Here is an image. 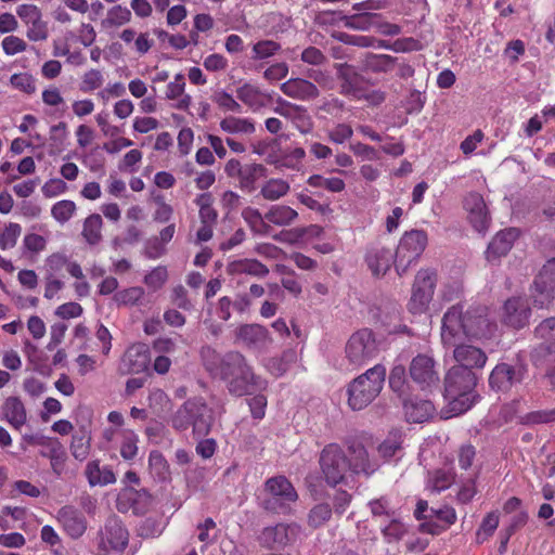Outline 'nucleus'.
I'll return each instance as SVG.
<instances>
[{
    "label": "nucleus",
    "mask_w": 555,
    "mask_h": 555,
    "mask_svg": "<svg viewBox=\"0 0 555 555\" xmlns=\"http://www.w3.org/2000/svg\"><path fill=\"white\" fill-rule=\"evenodd\" d=\"M16 13L27 26L26 36L30 41H44L48 38V24L43 21L42 13L37 5L21 4Z\"/></svg>",
    "instance_id": "17"
},
{
    "label": "nucleus",
    "mask_w": 555,
    "mask_h": 555,
    "mask_svg": "<svg viewBox=\"0 0 555 555\" xmlns=\"http://www.w3.org/2000/svg\"><path fill=\"white\" fill-rule=\"evenodd\" d=\"M278 104L274 112L289 119L301 133H309L312 130L313 122L306 108L281 99Z\"/></svg>",
    "instance_id": "22"
},
{
    "label": "nucleus",
    "mask_w": 555,
    "mask_h": 555,
    "mask_svg": "<svg viewBox=\"0 0 555 555\" xmlns=\"http://www.w3.org/2000/svg\"><path fill=\"white\" fill-rule=\"evenodd\" d=\"M77 206L70 199H62L51 207V216L60 224L68 222L76 214Z\"/></svg>",
    "instance_id": "46"
},
{
    "label": "nucleus",
    "mask_w": 555,
    "mask_h": 555,
    "mask_svg": "<svg viewBox=\"0 0 555 555\" xmlns=\"http://www.w3.org/2000/svg\"><path fill=\"white\" fill-rule=\"evenodd\" d=\"M554 421L555 408L552 410L530 412L522 417V422L527 425L546 424Z\"/></svg>",
    "instance_id": "62"
},
{
    "label": "nucleus",
    "mask_w": 555,
    "mask_h": 555,
    "mask_svg": "<svg viewBox=\"0 0 555 555\" xmlns=\"http://www.w3.org/2000/svg\"><path fill=\"white\" fill-rule=\"evenodd\" d=\"M348 450L351 456L349 460V468L353 474L371 476L378 469V461L372 459L367 450L361 443H353Z\"/></svg>",
    "instance_id": "25"
},
{
    "label": "nucleus",
    "mask_w": 555,
    "mask_h": 555,
    "mask_svg": "<svg viewBox=\"0 0 555 555\" xmlns=\"http://www.w3.org/2000/svg\"><path fill=\"white\" fill-rule=\"evenodd\" d=\"M68 186L66 182L60 178H53L48 180L41 188L42 194L48 197H55L67 191Z\"/></svg>",
    "instance_id": "64"
},
{
    "label": "nucleus",
    "mask_w": 555,
    "mask_h": 555,
    "mask_svg": "<svg viewBox=\"0 0 555 555\" xmlns=\"http://www.w3.org/2000/svg\"><path fill=\"white\" fill-rule=\"evenodd\" d=\"M3 415L7 422L14 427L20 429L26 424L27 413L24 403L17 397H9L5 399L3 406Z\"/></svg>",
    "instance_id": "30"
},
{
    "label": "nucleus",
    "mask_w": 555,
    "mask_h": 555,
    "mask_svg": "<svg viewBox=\"0 0 555 555\" xmlns=\"http://www.w3.org/2000/svg\"><path fill=\"white\" fill-rule=\"evenodd\" d=\"M295 352L292 350L285 351L281 358H272L268 362V367L275 376L283 375L288 367V363L294 361Z\"/></svg>",
    "instance_id": "58"
},
{
    "label": "nucleus",
    "mask_w": 555,
    "mask_h": 555,
    "mask_svg": "<svg viewBox=\"0 0 555 555\" xmlns=\"http://www.w3.org/2000/svg\"><path fill=\"white\" fill-rule=\"evenodd\" d=\"M380 344L372 330L362 328L353 333L345 347L346 359L354 367L365 365L377 357Z\"/></svg>",
    "instance_id": "6"
},
{
    "label": "nucleus",
    "mask_w": 555,
    "mask_h": 555,
    "mask_svg": "<svg viewBox=\"0 0 555 555\" xmlns=\"http://www.w3.org/2000/svg\"><path fill=\"white\" fill-rule=\"evenodd\" d=\"M281 50V44L274 40H260L253 46L251 59L255 61L273 56Z\"/></svg>",
    "instance_id": "49"
},
{
    "label": "nucleus",
    "mask_w": 555,
    "mask_h": 555,
    "mask_svg": "<svg viewBox=\"0 0 555 555\" xmlns=\"http://www.w3.org/2000/svg\"><path fill=\"white\" fill-rule=\"evenodd\" d=\"M518 236L519 231L516 228H508L498 232L488 245L486 251L487 259L494 261L507 255Z\"/></svg>",
    "instance_id": "26"
},
{
    "label": "nucleus",
    "mask_w": 555,
    "mask_h": 555,
    "mask_svg": "<svg viewBox=\"0 0 555 555\" xmlns=\"http://www.w3.org/2000/svg\"><path fill=\"white\" fill-rule=\"evenodd\" d=\"M138 436L132 430H125L120 446V455L124 460H133L138 454Z\"/></svg>",
    "instance_id": "53"
},
{
    "label": "nucleus",
    "mask_w": 555,
    "mask_h": 555,
    "mask_svg": "<svg viewBox=\"0 0 555 555\" xmlns=\"http://www.w3.org/2000/svg\"><path fill=\"white\" fill-rule=\"evenodd\" d=\"M144 296V289L140 286H132L114 294L113 300L117 306H134Z\"/></svg>",
    "instance_id": "47"
},
{
    "label": "nucleus",
    "mask_w": 555,
    "mask_h": 555,
    "mask_svg": "<svg viewBox=\"0 0 555 555\" xmlns=\"http://www.w3.org/2000/svg\"><path fill=\"white\" fill-rule=\"evenodd\" d=\"M345 26L358 30H367L375 27L378 15L374 13L363 12L350 16H344Z\"/></svg>",
    "instance_id": "45"
},
{
    "label": "nucleus",
    "mask_w": 555,
    "mask_h": 555,
    "mask_svg": "<svg viewBox=\"0 0 555 555\" xmlns=\"http://www.w3.org/2000/svg\"><path fill=\"white\" fill-rule=\"evenodd\" d=\"M555 293V258L546 261L534 280L532 292L533 306L546 309L554 299Z\"/></svg>",
    "instance_id": "12"
},
{
    "label": "nucleus",
    "mask_w": 555,
    "mask_h": 555,
    "mask_svg": "<svg viewBox=\"0 0 555 555\" xmlns=\"http://www.w3.org/2000/svg\"><path fill=\"white\" fill-rule=\"evenodd\" d=\"M464 208L468 214L469 222L478 232L488 229L490 216L483 197L479 193L472 192L467 194L464 198Z\"/></svg>",
    "instance_id": "20"
},
{
    "label": "nucleus",
    "mask_w": 555,
    "mask_h": 555,
    "mask_svg": "<svg viewBox=\"0 0 555 555\" xmlns=\"http://www.w3.org/2000/svg\"><path fill=\"white\" fill-rule=\"evenodd\" d=\"M201 354L206 369L220 376L230 393L241 397L260 386V377L241 352L230 351L220 358L212 348L204 347Z\"/></svg>",
    "instance_id": "2"
},
{
    "label": "nucleus",
    "mask_w": 555,
    "mask_h": 555,
    "mask_svg": "<svg viewBox=\"0 0 555 555\" xmlns=\"http://www.w3.org/2000/svg\"><path fill=\"white\" fill-rule=\"evenodd\" d=\"M243 219L248 223L250 229L257 234H268L270 225L266 222L264 215L253 207H246L242 211Z\"/></svg>",
    "instance_id": "44"
},
{
    "label": "nucleus",
    "mask_w": 555,
    "mask_h": 555,
    "mask_svg": "<svg viewBox=\"0 0 555 555\" xmlns=\"http://www.w3.org/2000/svg\"><path fill=\"white\" fill-rule=\"evenodd\" d=\"M291 190V185L283 179H269L260 189V195L270 202L279 201Z\"/></svg>",
    "instance_id": "40"
},
{
    "label": "nucleus",
    "mask_w": 555,
    "mask_h": 555,
    "mask_svg": "<svg viewBox=\"0 0 555 555\" xmlns=\"http://www.w3.org/2000/svg\"><path fill=\"white\" fill-rule=\"evenodd\" d=\"M168 279L167 268L164 266H158L154 268L149 274L144 276V284L156 291L163 287Z\"/></svg>",
    "instance_id": "55"
},
{
    "label": "nucleus",
    "mask_w": 555,
    "mask_h": 555,
    "mask_svg": "<svg viewBox=\"0 0 555 555\" xmlns=\"http://www.w3.org/2000/svg\"><path fill=\"white\" fill-rule=\"evenodd\" d=\"M477 376L464 366H451L443 378L444 398L452 415L468 411L477 401Z\"/></svg>",
    "instance_id": "3"
},
{
    "label": "nucleus",
    "mask_w": 555,
    "mask_h": 555,
    "mask_svg": "<svg viewBox=\"0 0 555 555\" xmlns=\"http://www.w3.org/2000/svg\"><path fill=\"white\" fill-rule=\"evenodd\" d=\"M236 96L244 104L253 108L263 105V93L259 90V88L250 83H245L237 88Z\"/></svg>",
    "instance_id": "43"
},
{
    "label": "nucleus",
    "mask_w": 555,
    "mask_h": 555,
    "mask_svg": "<svg viewBox=\"0 0 555 555\" xmlns=\"http://www.w3.org/2000/svg\"><path fill=\"white\" fill-rule=\"evenodd\" d=\"M398 57L388 54L365 53L363 65L373 73H388L396 67Z\"/></svg>",
    "instance_id": "37"
},
{
    "label": "nucleus",
    "mask_w": 555,
    "mask_h": 555,
    "mask_svg": "<svg viewBox=\"0 0 555 555\" xmlns=\"http://www.w3.org/2000/svg\"><path fill=\"white\" fill-rule=\"evenodd\" d=\"M263 490L272 496L263 502V506L266 509L274 513L288 512V504L298 500V494L294 486L282 475L269 478L264 482Z\"/></svg>",
    "instance_id": "9"
},
{
    "label": "nucleus",
    "mask_w": 555,
    "mask_h": 555,
    "mask_svg": "<svg viewBox=\"0 0 555 555\" xmlns=\"http://www.w3.org/2000/svg\"><path fill=\"white\" fill-rule=\"evenodd\" d=\"M525 374L526 367L522 364L499 363L489 376V385L496 391H508L514 385L522 382Z\"/></svg>",
    "instance_id": "16"
},
{
    "label": "nucleus",
    "mask_w": 555,
    "mask_h": 555,
    "mask_svg": "<svg viewBox=\"0 0 555 555\" xmlns=\"http://www.w3.org/2000/svg\"><path fill=\"white\" fill-rule=\"evenodd\" d=\"M212 100L220 108L231 111L233 113L242 112L241 104L225 91L216 92L212 96Z\"/></svg>",
    "instance_id": "61"
},
{
    "label": "nucleus",
    "mask_w": 555,
    "mask_h": 555,
    "mask_svg": "<svg viewBox=\"0 0 555 555\" xmlns=\"http://www.w3.org/2000/svg\"><path fill=\"white\" fill-rule=\"evenodd\" d=\"M1 46L7 55H15L27 50L26 41L13 35L4 37Z\"/></svg>",
    "instance_id": "60"
},
{
    "label": "nucleus",
    "mask_w": 555,
    "mask_h": 555,
    "mask_svg": "<svg viewBox=\"0 0 555 555\" xmlns=\"http://www.w3.org/2000/svg\"><path fill=\"white\" fill-rule=\"evenodd\" d=\"M455 475L451 469H436L429 475L428 488L434 492H441L451 487Z\"/></svg>",
    "instance_id": "42"
},
{
    "label": "nucleus",
    "mask_w": 555,
    "mask_h": 555,
    "mask_svg": "<svg viewBox=\"0 0 555 555\" xmlns=\"http://www.w3.org/2000/svg\"><path fill=\"white\" fill-rule=\"evenodd\" d=\"M386 369L382 364L369 369L348 386V404L353 411L366 408L382 391Z\"/></svg>",
    "instance_id": "5"
},
{
    "label": "nucleus",
    "mask_w": 555,
    "mask_h": 555,
    "mask_svg": "<svg viewBox=\"0 0 555 555\" xmlns=\"http://www.w3.org/2000/svg\"><path fill=\"white\" fill-rule=\"evenodd\" d=\"M499 526V515L494 512L488 513L482 519L477 532L476 542L478 544L483 543L491 537Z\"/></svg>",
    "instance_id": "48"
},
{
    "label": "nucleus",
    "mask_w": 555,
    "mask_h": 555,
    "mask_svg": "<svg viewBox=\"0 0 555 555\" xmlns=\"http://www.w3.org/2000/svg\"><path fill=\"white\" fill-rule=\"evenodd\" d=\"M220 128L229 134L249 135L256 131L255 122L251 119L235 116L221 119Z\"/></svg>",
    "instance_id": "35"
},
{
    "label": "nucleus",
    "mask_w": 555,
    "mask_h": 555,
    "mask_svg": "<svg viewBox=\"0 0 555 555\" xmlns=\"http://www.w3.org/2000/svg\"><path fill=\"white\" fill-rule=\"evenodd\" d=\"M320 467L326 483L335 487L346 481L349 460L344 450L336 443L327 444L320 454Z\"/></svg>",
    "instance_id": "7"
},
{
    "label": "nucleus",
    "mask_w": 555,
    "mask_h": 555,
    "mask_svg": "<svg viewBox=\"0 0 555 555\" xmlns=\"http://www.w3.org/2000/svg\"><path fill=\"white\" fill-rule=\"evenodd\" d=\"M149 463L151 469L155 473V475L160 480H167L169 479L170 473H169V465L164 457V455L158 451H153L150 454Z\"/></svg>",
    "instance_id": "54"
},
{
    "label": "nucleus",
    "mask_w": 555,
    "mask_h": 555,
    "mask_svg": "<svg viewBox=\"0 0 555 555\" xmlns=\"http://www.w3.org/2000/svg\"><path fill=\"white\" fill-rule=\"evenodd\" d=\"M56 518L73 539L80 538L87 529V520L79 509L65 505L57 511Z\"/></svg>",
    "instance_id": "23"
},
{
    "label": "nucleus",
    "mask_w": 555,
    "mask_h": 555,
    "mask_svg": "<svg viewBox=\"0 0 555 555\" xmlns=\"http://www.w3.org/2000/svg\"><path fill=\"white\" fill-rule=\"evenodd\" d=\"M227 271L231 275L247 274L256 278H266L269 274V268L257 259L244 258L231 261Z\"/></svg>",
    "instance_id": "29"
},
{
    "label": "nucleus",
    "mask_w": 555,
    "mask_h": 555,
    "mask_svg": "<svg viewBox=\"0 0 555 555\" xmlns=\"http://www.w3.org/2000/svg\"><path fill=\"white\" fill-rule=\"evenodd\" d=\"M406 421L423 423L434 413V404L429 400H410L403 403Z\"/></svg>",
    "instance_id": "31"
},
{
    "label": "nucleus",
    "mask_w": 555,
    "mask_h": 555,
    "mask_svg": "<svg viewBox=\"0 0 555 555\" xmlns=\"http://www.w3.org/2000/svg\"><path fill=\"white\" fill-rule=\"evenodd\" d=\"M22 233V228L18 223H9L0 236V248L9 249L16 245L17 238Z\"/></svg>",
    "instance_id": "56"
},
{
    "label": "nucleus",
    "mask_w": 555,
    "mask_h": 555,
    "mask_svg": "<svg viewBox=\"0 0 555 555\" xmlns=\"http://www.w3.org/2000/svg\"><path fill=\"white\" fill-rule=\"evenodd\" d=\"M215 423V413L202 397L188 399L172 415L171 424L177 430L192 427L193 434L207 436Z\"/></svg>",
    "instance_id": "4"
},
{
    "label": "nucleus",
    "mask_w": 555,
    "mask_h": 555,
    "mask_svg": "<svg viewBox=\"0 0 555 555\" xmlns=\"http://www.w3.org/2000/svg\"><path fill=\"white\" fill-rule=\"evenodd\" d=\"M427 246V234L422 230L405 232L396 250L395 268L399 275L405 273Z\"/></svg>",
    "instance_id": "8"
},
{
    "label": "nucleus",
    "mask_w": 555,
    "mask_h": 555,
    "mask_svg": "<svg viewBox=\"0 0 555 555\" xmlns=\"http://www.w3.org/2000/svg\"><path fill=\"white\" fill-rule=\"evenodd\" d=\"M267 168L261 164L245 165L238 177V185L243 191L251 192L259 178L266 177Z\"/></svg>",
    "instance_id": "38"
},
{
    "label": "nucleus",
    "mask_w": 555,
    "mask_h": 555,
    "mask_svg": "<svg viewBox=\"0 0 555 555\" xmlns=\"http://www.w3.org/2000/svg\"><path fill=\"white\" fill-rule=\"evenodd\" d=\"M185 80L182 74H177L173 81H170L166 88V99L178 100L175 107L181 111H186L191 103L192 98L184 93Z\"/></svg>",
    "instance_id": "32"
},
{
    "label": "nucleus",
    "mask_w": 555,
    "mask_h": 555,
    "mask_svg": "<svg viewBox=\"0 0 555 555\" xmlns=\"http://www.w3.org/2000/svg\"><path fill=\"white\" fill-rule=\"evenodd\" d=\"M281 91L295 100L310 101L319 96L318 87L304 78H291L281 85Z\"/></svg>",
    "instance_id": "27"
},
{
    "label": "nucleus",
    "mask_w": 555,
    "mask_h": 555,
    "mask_svg": "<svg viewBox=\"0 0 555 555\" xmlns=\"http://www.w3.org/2000/svg\"><path fill=\"white\" fill-rule=\"evenodd\" d=\"M531 307L525 297H511L502 308L501 321L504 325L521 330L529 324Z\"/></svg>",
    "instance_id": "15"
},
{
    "label": "nucleus",
    "mask_w": 555,
    "mask_h": 555,
    "mask_svg": "<svg viewBox=\"0 0 555 555\" xmlns=\"http://www.w3.org/2000/svg\"><path fill=\"white\" fill-rule=\"evenodd\" d=\"M69 449L72 455L80 462L85 461L89 456L91 449V435L86 427H82L79 433L73 436Z\"/></svg>",
    "instance_id": "39"
},
{
    "label": "nucleus",
    "mask_w": 555,
    "mask_h": 555,
    "mask_svg": "<svg viewBox=\"0 0 555 555\" xmlns=\"http://www.w3.org/2000/svg\"><path fill=\"white\" fill-rule=\"evenodd\" d=\"M308 184L312 188H323L331 192H341L345 189V182L340 178H325L320 175H313L308 179Z\"/></svg>",
    "instance_id": "50"
},
{
    "label": "nucleus",
    "mask_w": 555,
    "mask_h": 555,
    "mask_svg": "<svg viewBox=\"0 0 555 555\" xmlns=\"http://www.w3.org/2000/svg\"><path fill=\"white\" fill-rule=\"evenodd\" d=\"M452 347L454 348L453 359L457 363L454 366H464L473 371V369H482L486 365L488 357L482 349L463 341Z\"/></svg>",
    "instance_id": "21"
},
{
    "label": "nucleus",
    "mask_w": 555,
    "mask_h": 555,
    "mask_svg": "<svg viewBox=\"0 0 555 555\" xmlns=\"http://www.w3.org/2000/svg\"><path fill=\"white\" fill-rule=\"evenodd\" d=\"M86 477L90 486H107L116 481L115 474L107 467H101L98 460L91 461L86 467Z\"/></svg>",
    "instance_id": "33"
},
{
    "label": "nucleus",
    "mask_w": 555,
    "mask_h": 555,
    "mask_svg": "<svg viewBox=\"0 0 555 555\" xmlns=\"http://www.w3.org/2000/svg\"><path fill=\"white\" fill-rule=\"evenodd\" d=\"M149 348L144 344L130 346L120 359L118 371L122 375L144 372L150 364Z\"/></svg>",
    "instance_id": "18"
},
{
    "label": "nucleus",
    "mask_w": 555,
    "mask_h": 555,
    "mask_svg": "<svg viewBox=\"0 0 555 555\" xmlns=\"http://www.w3.org/2000/svg\"><path fill=\"white\" fill-rule=\"evenodd\" d=\"M296 533V526L279 524L264 528L259 535V542L268 548L281 547L293 541Z\"/></svg>",
    "instance_id": "24"
},
{
    "label": "nucleus",
    "mask_w": 555,
    "mask_h": 555,
    "mask_svg": "<svg viewBox=\"0 0 555 555\" xmlns=\"http://www.w3.org/2000/svg\"><path fill=\"white\" fill-rule=\"evenodd\" d=\"M131 11L121 5H114L107 11L105 23L109 26L120 27L131 21Z\"/></svg>",
    "instance_id": "51"
},
{
    "label": "nucleus",
    "mask_w": 555,
    "mask_h": 555,
    "mask_svg": "<svg viewBox=\"0 0 555 555\" xmlns=\"http://www.w3.org/2000/svg\"><path fill=\"white\" fill-rule=\"evenodd\" d=\"M99 537V546L105 552H122L129 542V532L116 516L106 519Z\"/></svg>",
    "instance_id": "14"
},
{
    "label": "nucleus",
    "mask_w": 555,
    "mask_h": 555,
    "mask_svg": "<svg viewBox=\"0 0 555 555\" xmlns=\"http://www.w3.org/2000/svg\"><path fill=\"white\" fill-rule=\"evenodd\" d=\"M102 227L103 220L99 214L88 216L82 224L81 235L83 240L91 246L100 244L103 240Z\"/></svg>",
    "instance_id": "36"
},
{
    "label": "nucleus",
    "mask_w": 555,
    "mask_h": 555,
    "mask_svg": "<svg viewBox=\"0 0 555 555\" xmlns=\"http://www.w3.org/2000/svg\"><path fill=\"white\" fill-rule=\"evenodd\" d=\"M533 336L541 343L533 349L532 358L542 360L555 353V317L542 320L533 330Z\"/></svg>",
    "instance_id": "19"
},
{
    "label": "nucleus",
    "mask_w": 555,
    "mask_h": 555,
    "mask_svg": "<svg viewBox=\"0 0 555 555\" xmlns=\"http://www.w3.org/2000/svg\"><path fill=\"white\" fill-rule=\"evenodd\" d=\"M405 383H406L405 367L401 364L393 366L389 374L390 388L395 392L402 395L404 392Z\"/></svg>",
    "instance_id": "59"
},
{
    "label": "nucleus",
    "mask_w": 555,
    "mask_h": 555,
    "mask_svg": "<svg viewBox=\"0 0 555 555\" xmlns=\"http://www.w3.org/2000/svg\"><path fill=\"white\" fill-rule=\"evenodd\" d=\"M332 516V508L327 503H321L311 508L308 522L313 528L324 525Z\"/></svg>",
    "instance_id": "52"
},
{
    "label": "nucleus",
    "mask_w": 555,
    "mask_h": 555,
    "mask_svg": "<svg viewBox=\"0 0 555 555\" xmlns=\"http://www.w3.org/2000/svg\"><path fill=\"white\" fill-rule=\"evenodd\" d=\"M322 229L318 225H309L305 228H295L289 231H283L279 234H275L273 238L275 241L287 243V244H295L299 242L304 236L310 234V235H319L321 233Z\"/></svg>",
    "instance_id": "41"
},
{
    "label": "nucleus",
    "mask_w": 555,
    "mask_h": 555,
    "mask_svg": "<svg viewBox=\"0 0 555 555\" xmlns=\"http://www.w3.org/2000/svg\"><path fill=\"white\" fill-rule=\"evenodd\" d=\"M236 339L248 350L266 353L273 344L269 330L260 324H243L235 331Z\"/></svg>",
    "instance_id": "13"
},
{
    "label": "nucleus",
    "mask_w": 555,
    "mask_h": 555,
    "mask_svg": "<svg viewBox=\"0 0 555 555\" xmlns=\"http://www.w3.org/2000/svg\"><path fill=\"white\" fill-rule=\"evenodd\" d=\"M396 254L385 247L372 248L366 255V262L374 275H384L395 264Z\"/></svg>",
    "instance_id": "28"
},
{
    "label": "nucleus",
    "mask_w": 555,
    "mask_h": 555,
    "mask_svg": "<svg viewBox=\"0 0 555 555\" xmlns=\"http://www.w3.org/2000/svg\"><path fill=\"white\" fill-rule=\"evenodd\" d=\"M406 533V527L399 520L393 519L383 529V534L387 542L401 540Z\"/></svg>",
    "instance_id": "63"
},
{
    "label": "nucleus",
    "mask_w": 555,
    "mask_h": 555,
    "mask_svg": "<svg viewBox=\"0 0 555 555\" xmlns=\"http://www.w3.org/2000/svg\"><path fill=\"white\" fill-rule=\"evenodd\" d=\"M11 85L27 94H33L36 91V80L27 73L14 74L10 79Z\"/></svg>",
    "instance_id": "57"
},
{
    "label": "nucleus",
    "mask_w": 555,
    "mask_h": 555,
    "mask_svg": "<svg viewBox=\"0 0 555 555\" xmlns=\"http://www.w3.org/2000/svg\"><path fill=\"white\" fill-rule=\"evenodd\" d=\"M496 323L489 318L483 306L464 310L461 304L450 307L442 317L441 341L443 346H454L468 339H490L496 332Z\"/></svg>",
    "instance_id": "1"
},
{
    "label": "nucleus",
    "mask_w": 555,
    "mask_h": 555,
    "mask_svg": "<svg viewBox=\"0 0 555 555\" xmlns=\"http://www.w3.org/2000/svg\"><path fill=\"white\" fill-rule=\"evenodd\" d=\"M298 218V212L286 205H272L264 214V219L278 227H288Z\"/></svg>",
    "instance_id": "34"
},
{
    "label": "nucleus",
    "mask_w": 555,
    "mask_h": 555,
    "mask_svg": "<svg viewBox=\"0 0 555 555\" xmlns=\"http://www.w3.org/2000/svg\"><path fill=\"white\" fill-rule=\"evenodd\" d=\"M437 283L436 272L422 269L417 272L412 287V295L408 304L409 311L413 314L423 313L434 295Z\"/></svg>",
    "instance_id": "10"
},
{
    "label": "nucleus",
    "mask_w": 555,
    "mask_h": 555,
    "mask_svg": "<svg viewBox=\"0 0 555 555\" xmlns=\"http://www.w3.org/2000/svg\"><path fill=\"white\" fill-rule=\"evenodd\" d=\"M409 374L411 379L422 390L431 391L440 383V375L436 369V361L433 357L420 353L410 363Z\"/></svg>",
    "instance_id": "11"
}]
</instances>
